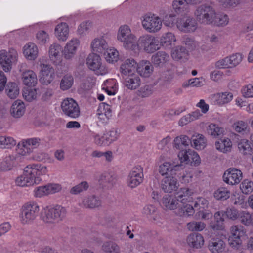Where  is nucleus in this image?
<instances>
[{"mask_svg": "<svg viewBox=\"0 0 253 253\" xmlns=\"http://www.w3.org/2000/svg\"><path fill=\"white\" fill-rule=\"evenodd\" d=\"M6 92L9 98H16L19 94V88L17 84L14 82L8 83L6 86Z\"/></svg>", "mask_w": 253, "mask_h": 253, "instance_id": "79ce46f5", "label": "nucleus"}, {"mask_svg": "<svg viewBox=\"0 0 253 253\" xmlns=\"http://www.w3.org/2000/svg\"><path fill=\"white\" fill-rule=\"evenodd\" d=\"M106 60L109 63H113L118 60L119 53L114 49H109L107 50L106 53L103 54Z\"/></svg>", "mask_w": 253, "mask_h": 253, "instance_id": "5fc2aeb1", "label": "nucleus"}, {"mask_svg": "<svg viewBox=\"0 0 253 253\" xmlns=\"http://www.w3.org/2000/svg\"><path fill=\"white\" fill-rule=\"evenodd\" d=\"M23 84L28 86H34L37 83V77L35 72L32 70H27L22 73Z\"/></svg>", "mask_w": 253, "mask_h": 253, "instance_id": "c756f323", "label": "nucleus"}, {"mask_svg": "<svg viewBox=\"0 0 253 253\" xmlns=\"http://www.w3.org/2000/svg\"><path fill=\"white\" fill-rule=\"evenodd\" d=\"M229 22V18L227 15L223 14L215 13V18H214L212 24L217 26H225Z\"/></svg>", "mask_w": 253, "mask_h": 253, "instance_id": "6e6d98bb", "label": "nucleus"}, {"mask_svg": "<svg viewBox=\"0 0 253 253\" xmlns=\"http://www.w3.org/2000/svg\"><path fill=\"white\" fill-rule=\"evenodd\" d=\"M142 168L140 166L133 168L128 176L127 181L128 186L133 188L139 185L142 181Z\"/></svg>", "mask_w": 253, "mask_h": 253, "instance_id": "f3484780", "label": "nucleus"}, {"mask_svg": "<svg viewBox=\"0 0 253 253\" xmlns=\"http://www.w3.org/2000/svg\"><path fill=\"white\" fill-rule=\"evenodd\" d=\"M171 57L173 60L184 61L188 60L189 53L185 48L181 46H177L171 51Z\"/></svg>", "mask_w": 253, "mask_h": 253, "instance_id": "c85d7f7f", "label": "nucleus"}, {"mask_svg": "<svg viewBox=\"0 0 253 253\" xmlns=\"http://www.w3.org/2000/svg\"><path fill=\"white\" fill-rule=\"evenodd\" d=\"M144 50L148 53H153L160 48L159 41L154 37L147 36L144 37Z\"/></svg>", "mask_w": 253, "mask_h": 253, "instance_id": "b1692460", "label": "nucleus"}, {"mask_svg": "<svg viewBox=\"0 0 253 253\" xmlns=\"http://www.w3.org/2000/svg\"><path fill=\"white\" fill-rule=\"evenodd\" d=\"M178 157L181 162L190 163L193 165H198L201 162V160L198 154L192 150H183L180 151Z\"/></svg>", "mask_w": 253, "mask_h": 253, "instance_id": "4468645a", "label": "nucleus"}, {"mask_svg": "<svg viewBox=\"0 0 253 253\" xmlns=\"http://www.w3.org/2000/svg\"><path fill=\"white\" fill-rule=\"evenodd\" d=\"M176 37L171 32H167L163 34L160 39V44L166 48L170 49L175 44Z\"/></svg>", "mask_w": 253, "mask_h": 253, "instance_id": "bb28decb", "label": "nucleus"}, {"mask_svg": "<svg viewBox=\"0 0 253 253\" xmlns=\"http://www.w3.org/2000/svg\"><path fill=\"white\" fill-rule=\"evenodd\" d=\"M102 249L108 253H119L120 248L115 243L108 242L103 244Z\"/></svg>", "mask_w": 253, "mask_h": 253, "instance_id": "4d7b16f0", "label": "nucleus"}, {"mask_svg": "<svg viewBox=\"0 0 253 253\" xmlns=\"http://www.w3.org/2000/svg\"><path fill=\"white\" fill-rule=\"evenodd\" d=\"M238 148L243 154H247L249 153L251 149V145L249 143L248 140L246 139H242L239 142Z\"/></svg>", "mask_w": 253, "mask_h": 253, "instance_id": "0e129e2a", "label": "nucleus"}, {"mask_svg": "<svg viewBox=\"0 0 253 253\" xmlns=\"http://www.w3.org/2000/svg\"><path fill=\"white\" fill-rule=\"evenodd\" d=\"M208 248L212 253H221L225 248V243L220 237H213L209 241Z\"/></svg>", "mask_w": 253, "mask_h": 253, "instance_id": "4be33fe9", "label": "nucleus"}, {"mask_svg": "<svg viewBox=\"0 0 253 253\" xmlns=\"http://www.w3.org/2000/svg\"><path fill=\"white\" fill-rule=\"evenodd\" d=\"M74 82V79L71 75L67 74L65 75L60 82V88L62 90H67L70 88Z\"/></svg>", "mask_w": 253, "mask_h": 253, "instance_id": "09e8293b", "label": "nucleus"}, {"mask_svg": "<svg viewBox=\"0 0 253 253\" xmlns=\"http://www.w3.org/2000/svg\"><path fill=\"white\" fill-rule=\"evenodd\" d=\"M191 144L196 149L202 150L207 145V140L202 134H196L192 136Z\"/></svg>", "mask_w": 253, "mask_h": 253, "instance_id": "f704fd0d", "label": "nucleus"}, {"mask_svg": "<svg viewBox=\"0 0 253 253\" xmlns=\"http://www.w3.org/2000/svg\"><path fill=\"white\" fill-rule=\"evenodd\" d=\"M231 235L228 239L229 244L233 248H238L242 244L241 237L245 235L246 231L241 226H233L230 228Z\"/></svg>", "mask_w": 253, "mask_h": 253, "instance_id": "9b49d317", "label": "nucleus"}, {"mask_svg": "<svg viewBox=\"0 0 253 253\" xmlns=\"http://www.w3.org/2000/svg\"><path fill=\"white\" fill-rule=\"evenodd\" d=\"M17 147V154L16 156H18V158L20 157L19 155L25 156L32 152L31 148L28 146V143L26 140H23L19 142Z\"/></svg>", "mask_w": 253, "mask_h": 253, "instance_id": "a18cd8bd", "label": "nucleus"}, {"mask_svg": "<svg viewBox=\"0 0 253 253\" xmlns=\"http://www.w3.org/2000/svg\"><path fill=\"white\" fill-rule=\"evenodd\" d=\"M162 203L166 209L174 210L178 208V210L181 207L176 196L172 198L169 195H165L163 197Z\"/></svg>", "mask_w": 253, "mask_h": 253, "instance_id": "473e14b6", "label": "nucleus"}, {"mask_svg": "<svg viewBox=\"0 0 253 253\" xmlns=\"http://www.w3.org/2000/svg\"><path fill=\"white\" fill-rule=\"evenodd\" d=\"M55 33L59 40L66 41L69 35V27L67 24L62 22L58 24L55 29Z\"/></svg>", "mask_w": 253, "mask_h": 253, "instance_id": "72a5a7b5", "label": "nucleus"}, {"mask_svg": "<svg viewBox=\"0 0 253 253\" xmlns=\"http://www.w3.org/2000/svg\"><path fill=\"white\" fill-rule=\"evenodd\" d=\"M61 190V186L60 184L50 183L36 187L34 191V194L35 197L40 198L58 192Z\"/></svg>", "mask_w": 253, "mask_h": 253, "instance_id": "ddd939ff", "label": "nucleus"}, {"mask_svg": "<svg viewBox=\"0 0 253 253\" xmlns=\"http://www.w3.org/2000/svg\"><path fill=\"white\" fill-rule=\"evenodd\" d=\"M16 141L11 137L1 136L0 137V147L1 148H11L16 145Z\"/></svg>", "mask_w": 253, "mask_h": 253, "instance_id": "8fccbe9b", "label": "nucleus"}, {"mask_svg": "<svg viewBox=\"0 0 253 253\" xmlns=\"http://www.w3.org/2000/svg\"><path fill=\"white\" fill-rule=\"evenodd\" d=\"M240 188L243 193L249 194L253 190V183L248 179H245L240 184Z\"/></svg>", "mask_w": 253, "mask_h": 253, "instance_id": "13d9d810", "label": "nucleus"}, {"mask_svg": "<svg viewBox=\"0 0 253 253\" xmlns=\"http://www.w3.org/2000/svg\"><path fill=\"white\" fill-rule=\"evenodd\" d=\"M202 115L200 112H191L181 118L179 121V125L181 126H184L191 121L199 119Z\"/></svg>", "mask_w": 253, "mask_h": 253, "instance_id": "c03bdc74", "label": "nucleus"}, {"mask_svg": "<svg viewBox=\"0 0 253 253\" xmlns=\"http://www.w3.org/2000/svg\"><path fill=\"white\" fill-rule=\"evenodd\" d=\"M205 82V79L203 77L195 78L189 80L188 82L184 83L182 84V86L187 87L190 85L193 87H199L203 85Z\"/></svg>", "mask_w": 253, "mask_h": 253, "instance_id": "603ef678", "label": "nucleus"}, {"mask_svg": "<svg viewBox=\"0 0 253 253\" xmlns=\"http://www.w3.org/2000/svg\"><path fill=\"white\" fill-rule=\"evenodd\" d=\"M54 78V69L49 65L42 64L39 79L40 83L43 85H47L51 83Z\"/></svg>", "mask_w": 253, "mask_h": 253, "instance_id": "9d476101", "label": "nucleus"}, {"mask_svg": "<svg viewBox=\"0 0 253 253\" xmlns=\"http://www.w3.org/2000/svg\"><path fill=\"white\" fill-rule=\"evenodd\" d=\"M83 204L85 207L94 208L100 206L101 202L98 197L92 195L84 198L83 201Z\"/></svg>", "mask_w": 253, "mask_h": 253, "instance_id": "37998d69", "label": "nucleus"}, {"mask_svg": "<svg viewBox=\"0 0 253 253\" xmlns=\"http://www.w3.org/2000/svg\"><path fill=\"white\" fill-rule=\"evenodd\" d=\"M120 42L123 43V46L126 49L133 51L136 54L139 53L140 47L137 42L136 37L133 34L129 35L124 40Z\"/></svg>", "mask_w": 253, "mask_h": 253, "instance_id": "a878e982", "label": "nucleus"}, {"mask_svg": "<svg viewBox=\"0 0 253 253\" xmlns=\"http://www.w3.org/2000/svg\"><path fill=\"white\" fill-rule=\"evenodd\" d=\"M89 187L86 181H83L78 185L73 187L70 190V193L73 194H77L84 191H86Z\"/></svg>", "mask_w": 253, "mask_h": 253, "instance_id": "052dcab7", "label": "nucleus"}, {"mask_svg": "<svg viewBox=\"0 0 253 253\" xmlns=\"http://www.w3.org/2000/svg\"><path fill=\"white\" fill-rule=\"evenodd\" d=\"M169 60V56L164 51H159L152 57V61L154 65L162 66Z\"/></svg>", "mask_w": 253, "mask_h": 253, "instance_id": "e433bc0d", "label": "nucleus"}, {"mask_svg": "<svg viewBox=\"0 0 253 253\" xmlns=\"http://www.w3.org/2000/svg\"><path fill=\"white\" fill-rule=\"evenodd\" d=\"M116 181L114 174L105 172L102 174L99 178V184L104 189H109L113 187Z\"/></svg>", "mask_w": 253, "mask_h": 253, "instance_id": "412c9836", "label": "nucleus"}, {"mask_svg": "<svg viewBox=\"0 0 253 253\" xmlns=\"http://www.w3.org/2000/svg\"><path fill=\"white\" fill-rule=\"evenodd\" d=\"M207 131L209 135L213 137L222 136L224 134L225 132L224 128L213 123H211L209 125Z\"/></svg>", "mask_w": 253, "mask_h": 253, "instance_id": "58836bf2", "label": "nucleus"}, {"mask_svg": "<svg viewBox=\"0 0 253 253\" xmlns=\"http://www.w3.org/2000/svg\"><path fill=\"white\" fill-rule=\"evenodd\" d=\"M232 98L233 94L230 92L218 93L211 96V102L214 105H222L229 102Z\"/></svg>", "mask_w": 253, "mask_h": 253, "instance_id": "393cba45", "label": "nucleus"}, {"mask_svg": "<svg viewBox=\"0 0 253 253\" xmlns=\"http://www.w3.org/2000/svg\"><path fill=\"white\" fill-rule=\"evenodd\" d=\"M47 172L46 166L38 164L29 165L24 169L23 174L16 179V184L24 187L38 184L42 180L40 176L45 175Z\"/></svg>", "mask_w": 253, "mask_h": 253, "instance_id": "f257e3e1", "label": "nucleus"}, {"mask_svg": "<svg viewBox=\"0 0 253 253\" xmlns=\"http://www.w3.org/2000/svg\"><path fill=\"white\" fill-rule=\"evenodd\" d=\"M204 242L203 236L198 233H191L186 238V243L190 248H201L204 245Z\"/></svg>", "mask_w": 253, "mask_h": 253, "instance_id": "5701e85b", "label": "nucleus"}, {"mask_svg": "<svg viewBox=\"0 0 253 253\" xmlns=\"http://www.w3.org/2000/svg\"><path fill=\"white\" fill-rule=\"evenodd\" d=\"M39 211V207L36 203H27L22 207L20 215L22 223L28 224L35 219Z\"/></svg>", "mask_w": 253, "mask_h": 253, "instance_id": "20e7f679", "label": "nucleus"}, {"mask_svg": "<svg viewBox=\"0 0 253 253\" xmlns=\"http://www.w3.org/2000/svg\"><path fill=\"white\" fill-rule=\"evenodd\" d=\"M239 219L245 225L250 226L253 224V213L250 214L247 211H241L239 214Z\"/></svg>", "mask_w": 253, "mask_h": 253, "instance_id": "de8ad7c7", "label": "nucleus"}, {"mask_svg": "<svg viewBox=\"0 0 253 253\" xmlns=\"http://www.w3.org/2000/svg\"><path fill=\"white\" fill-rule=\"evenodd\" d=\"M206 227V224L202 222H191L187 224V229L191 231H201Z\"/></svg>", "mask_w": 253, "mask_h": 253, "instance_id": "bf43d9fd", "label": "nucleus"}, {"mask_svg": "<svg viewBox=\"0 0 253 253\" xmlns=\"http://www.w3.org/2000/svg\"><path fill=\"white\" fill-rule=\"evenodd\" d=\"M217 150L223 153H227L231 151L232 143L231 140L227 137L220 139L215 143Z\"/></svg>", "mask_w": 253, "mask_h": 253, "instance_id": "7c9ffc66", "label": "nucleus"}, {"mask_svg": "<svg viewBox=\"0 0 253 253\" xmlns=\"http://www.w3.org/2000/svg\"><path fill=\"white\" fill-rule=\"evenodd\" d=\"M66 209L61 206L45 209L42 214V219L47 224H55L62 220L66 216Z\"/></svg>", "mask_w": 253, "mask_h": 253, "instance_id": "7ed1b4c3", "label": "nucleus"}, {"mask_svg": "<svg viewBox=\"0 0 253 253\" xmlns=\"http://www.w3.org/2000/svg\"><path fill=\"white\" fill-rule=\"evenodd\" d=\"M201 0H174L172 7L174 11L178 14H185L189 11V4H196Z\"/></svg>", "mask_w": 253, "mask_h": 253, "instance_id": "2eb2a0df", "label": "nucleus"}, {"mask_svg": "<svg viewBox=\"0 0 253 253\" xmlns=\"http://www.w3.org/2000/svg\"><path fill=\"white\" fill-rule=\"evenodd\" d=\"M230 68L238 65L242 61V57L240 53L233 54L228 57Z\"/></svg>", "mask_w": 253, "mask_h": 253, "instance_id": "69168bd1", "label": "nucleus"}, {"mask_svg": "<svg viewBox=\"0 0 253 253\" xmlns=\"http://www.w3.org/2000/svg\"><path fill=\"white\" fill-rule=\"evenodd\" d=\"M87 67L91 70L96 72L97 75H105L108 73V69L102 64L100 57L96 53H92L86 58Z\"/></svg>", "mask_w": 253, "mask_h": 253, "instance_id": "0eeeda50", "label": "nucleus"}, {"mask_svg": "<svg viewBox=\"0 0 253 253\" xmlns=\"http://www.w3.org/2000/svg\"><path fill=\"white\" fill-rule=\"evenodd\" d=\"M18 162V156L13 155H9L6 157L4 161L1 163L0 169L3 171L9 170Z\"/></svg>", "mask_w": 253, "mask_h": 253, "instance_id": "2f4dec72", "label": "nucleus"}, {"mask_svg": "<svg viewBox=\"0 0 253 253\" xmlns=\"http://www.w3.org/2000/svg\"><path fill=\"white\" fill-rule=\"evenodd\" d=\"M132 34L129 26L124 25L120 27L117 35V39L119 41L124 40L129 35Z\"/></svg>", "mask_w": 253, "mask_h": 253, "instance_id": "3c124183", "label": "nucleus"}, {"mask_svg": "<svg viewBox=\"0 0 253 253\" xmlns=\"http://www.w3.org/2000/svg\"><path fill=\"white\" fill-rule=\"evenodd\" d=\"M141 84V80L139 77L130 75L125 79V84L128 88L135 89L138 87Z\"/></svg>", "mask_w": 253, "mask_h": 253, "instance_id": "a19ab883", "label": "nucleus"}, {"mask_svg": "<svg viewBox=\"0 0 253 253\" xmlns=\"http://www.w3.org/2000/svg\"><path fill=\"white\" fill-rule=\"evenodd\" d=\"M120 133L117 128L111 129L107 134L105 137V140L107 144H109L115 141L118 138Z\"/></svg>", "mask_w": 253, "mask_h": 253, "instance_id": "680f3d73", "label": "nucleus"}, {"mask_svg": "<svg viewBox=\"0 0 253 253\" xmlns=\"http://www.w3.org/2000/svg\"><path fill=\"white\" fill-rule=\"evenodd\" d=\"M177 21H179V19L178 20L176 15L174 14L166 15L163 20L164 25L169 27H172L175 25L177 26Z\"/></svg>", "mask_w": 253, "mask_h": 253, "instance_id": "e2e57ef3", "label": "nucleus"}, {"mask_svg": "<svg viewBox=\"0 0 253 253\" xmlns=\"http://www.w3.org/2000/svg\"><path fill=\"white\" fill-rule=\"evenodd\" d=\"M136 70L137 73L142 76V69L133 59L126 60L121 66L120 71L124 76H130L133 74V72Z\"/></svg>", "mask_w": 253, "mask_h": 253, "instance_id": "f8f14e48", "label": "nucleus"}, {"mask_svg": "<svg viewBox=\"0 0 253 253\" xmlns=\"http://www.w3.org/2000/svg\"><path fill=\"white\" fill-rule=\"evenodd\" d=\"M23 115V112H0L1 118L11 122L21 118Z\"/></svg>", "mask_w": 253, "mask_h": 253, "instance_id": "49530a36", "label": "nucleus"}, {"mask_svg": "<svg viewBox=\"0 0 253 253\" xmlns=\"http://www.w3.org/2000/svg\"><path fill=\"white\" fill-rule=\"evenodd\" d=\"M175 145L179 146L181 144L183 146H188L191 143V140H190L189 137L186 135H181L179 137H177L175 138L174 140Z\"/></svg>", "mask_w": 253, "mask_h": 253, "instance_id": "338daca9", "label": "nucleus"}, {"mask_svg": "<svg viewBox=\"0 0 253 253\" xmlns=\"http://www.w3.org/2000/svg\"><path fill=\"white\" fill-rule=\"evenodd\" d=\"M230 196V191L227 187L221 186L213 193V197L217 200L225 201Z\"/></svg>", "mask_w": 253, "mask_h": 253, "instance_id": "4c0bfd02", "label": "nucleus"}, {"mask_svg": "<svg viewBox=\"0 0 253 253\" xmlns=\"http://www.w3.org/2000/svg\"><path fill=\"white\" fill-rule=\"evenodd\" d=\"M23 53L29 60H35L38 54V47L33 43H29L24 46Z\"/></svg>", "mask_w": 253, "mask_h": 253, "instance_id": "c9c22d12", "label": "nucleus"}, {"mask_svg": "<svg viewBox=\"0 0 253 253\" xmlns=\"http://www.w3.org/2000/svg\"><path fill=\"white\" fill-rule=\"evenodd\" d=\"M193 194L192 190L186 188H181L176 193L175 196L181 207L177 212L180 216L188 217L194 213L193 207L190 204L193 202Z\"/></svg>", "mask_w": 253, "mask_h": 253, "instance_id": "f03ea898", "label": "nucleus"}, {"mask_svg": "<svg viewBox=\"0 0 253 253\" xmlns=\"http://www.w3.org/2000/svg\"><path fill=\"white\" fill-rule=\"evenodd\" d=\"M61 106L62 111H80L78 103L72 98L64 99Z\"/></svg>", "mask_w": 253, "mask_h": 253, "instance_id": "ea45409f", "label": "nucleus"}, {"mask_svg": "<svg viewBox=\"0 0 253 253\" xmlns=\"http://www.w3.org/2000/svg\"><path fill=\"white\" fill-rule=\"evenodd\" d=\"M223 211H219L216 212L214 214V218L216 222V224L212 226L211 227L213 230H220L223 228V223L224 221L223 216L224 215Z\"/></svg>", "mask_w": 253, "mask_h": 253, "instance_id": "864d4df0", "label": "nucleus"}, {"mask_svg": "<svg viewBox=\"0 0 253 253\" xmlns=\"http://www.w3.org/2000/svg\"><path fill=\"white\" fill-rule=\"evenodd\" d=\"M17 57V52L13 49H10L9 52L0 51V64L2 69L6 72L10 71L12 64L16 62Z\"/></svg>", "mask_w": 253, "mask_h": 253, "instance_id": "423d86ee", "label": "nucleus"}, {"mask_svg": "<svg viewBox=\"0 0 253 253\" xmlns=\"http://www.w3.org/2000/svg\"><path fill=\"white\" fill-rule=\"evenodd\" d=\"M91 47L94 52L105 54L109 46L105 39L103 37H100L96 38L92 41Z\"/></svg>", "mask_w": 253, "mask_h": 253, "instance_id": "aec40b11", "label": "nucleus"}, {"mask_svg": "<svg viewBox=\"0 0 253 253\" xmlns=\"http://www.w3.org/2000/svg\"><path fill=\"white\" fill-rule=\"evenodd\" d=\"M79 45V40L77 39H73L70 40L65 45L62 50L63 57L67 60L73 58Z\"/></svg>", "mask_w": 253, "mask_h": 253, "instance_id": "6ab92c4d", "label": "nucleus"}, {"mask_svg": "<svg viewBox=\"0 0 253 253\" xmlns=\"http://www.w3.org/2000/svg\"><path fill=\"white\" fill-rule=\"evenodd\" d=\"M179 184L177 179L172 176L165 177L161 181V186L166 193H171L176 191Z\"/></svg>", "mask_w": 253, "mask_h": 253, "instance_id": "a211bd4d", "label": "nucleus"}, {"mask_svg": "<svg viewBox=\"0 0 253 253\" xmlns=\"http://www.w3.org/2000/svg\"><path fill=\"white\" fill-rule=\"evenodd\" d=\"M243 178L241 170L234 168L227 169L223 175V180L230 185H235L239 184Z\"/></svg>", "mask_w": 253, "mask_h": 253, "instance_id": "1a4fd4ad", "label": "nucleus"}, {"mask_svg": "<svg viewBox=\"0 0 253 253\" xmlns=\"http://www.w3.org/2000/svg\"><path fill=\"white\" fill-rule=\"evenodd\" d=\"M195 15L200 23L210 24L213 23L215 18V11L211 6L202 5L198 7Z\"/></svg>", "mask_w": 253, "mask_h": 253, "instance_id": "39448f33", "label": "nucleus"}, {"mask_svg": "<svg viewBox=\"0 0 253 253\" xmlns=\"http://www.w3.org/2000/svg\"><path fill=\"white\" fill-rule=\"evenodd\" d=\"M182 167V165H174L165 162L159 166V172L163 176L169 173L172 175L174 171L178 170Z\"/></svg>", "mask_w": 253, "mask_h": 253, "instance_id": "cd10ccee", "label": "nucleus"}, {"mask_svg": "<svg viewBox=\"0 0 253 253\" xmlns=\"http://www.w3.org/2000/svg\"><path fill=\"white\" fill-rule=\"evenodd\" d=\"M233 127L236 132L241 133L246 130L247 124L242 121H239L233 124Z\"/></svg>", "mask_w": 253, "mask_h": 253, "instance_id": "774afa93", "label": "nucleus"}, {"mask_svg": "<svg viewBox=\"0 0 253 253\" xmlns=\"http://www.w3.org/2000/svg\"><path fill=\"white\" fill-rule=\"evenodd\" d=\"M162 26V22L158 16L149 13L143 16V28L150 32L159 31Z\"/></svg>", "mask_w": 253, "mask_h": 253, "instance_id": "6e6552de", "label": "nucleus"}, {"mask_svg": "<svg viewBox=\"0 0 253 253\" xmlns=\"http://www.w3.org/2000/svg\"><path fill=\"white\" fill-rule=\"evenodd\" d=\"M177 27L181 31L191 33L195 31L197 28V23L195 19L188 17L179 19L177 22Z\"/></svg>", "mask_w": 253, "mask_h": 253, "instance_id": "dca6fc26", "label": "nucleus"}]
</instances>
